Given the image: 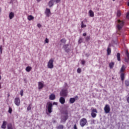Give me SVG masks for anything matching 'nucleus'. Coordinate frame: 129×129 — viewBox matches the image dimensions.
<instances>
[{
	"label": "nucleus",
	"instance_id": "f257e3e1",
	"mask_svg": "<svg viewBox=\"0 0 129 129\" xmlns=\"http://www.w3.org/2000/svg\"><path fill=\"white\" fill-rule=\"evenodd\" d=\"M60 96L62 97H67L68 95V90L67 89H62L59 93Z\"/></svg>",
	"mask_w": 129,
	"mask_h": 129
},
{
	"label": "nucleus",
	"instance_id": "f03ea898",
	"mask_svg": "<svg viewBox=\"0 0 129 129\" xmlns=\"http://www.w3.org/2000/svg\"><path fill=\"white\" fill-rule=\"evenodd\" d=\"M123 25H124V22L123 21L118 20V24L117 25V28L119 31L122 29V27H123Z\"/></svg>",
	"mask_w": 129,
	"mask_h": 129
},
{
	"label": "nucleus",
	"instance_id": "7ed1b4c3",
	"mask_svg": "<svg viewBox=\"0 0 129 129\" xmlns=\"http://www.w3.org/2000/svg\"><path fill=\"white\" fill-rule=\"evenodd\" d=\"M68 119V113H63L61 116L60 122H65Z\"/></svg>",
	"mask_w": 129,
	"mask_h": 129
},
{
	"label": "nucleus",
	"instance_id": "20e7f679",
	"mask_svg": "<svg viewBox=\"0 0 129 129\" xmlns=\"http://www.w3.org/2000/svg\"><path fill=\"white\" fill-rule=\"evenodd\" d=\"M52 107H53V104H52V103L48 102L47 103L46 108L49 113H51V112H52Z\"/></svg>",
	"mask_w": 129,
	"mask_h": 129
},
{
	"label": "nucleus",
	"instance_id": "39448f33",
	"mask_svg": "<svg viewBox=\"0 0 129 129\" xmlns=\"http://www.w3.org/2000/svg\"><path fill=\"white\" fill-rule=\"evenodd\" d=\"M53 62H54V60H53V59H51L49 60V61L47 63L48 68H49L50 69H52V68H54V64L53 63Z\"/></svg>",
	"mask_w": 129,
	"mask_h": 129
},
{
	"label": "nucleus",
	"instance_id": "423d86ee",
	"mask_svg": "<svg viewBox=\"0 0 129 129\" xmlns=\"http://www.w3.org/2000/svg\"><path fill=\"white\" fill-rule=\"evenodd\" d=\"M87 123V119L85 118H82L80 121L81 126L83 127Z\"/></svg>",
	"mask_w": 129,
	"mask_h": 129
},
{
	"label": "nucleus",
	"instance_id": "0eeeda50",
	"mask_svg": "<svg viewBox=\"0 0 129 129\" xmlns=\"http://www.w3.org/2000/svg\"><path fill=\"white\" fill-rule=\"evenodd\" d=\"M104 110L105 113H109V112H110V106H109V105L106 104L104 108Z\"/></svg>",
	"mask_w": 129,
	"mask_h": 129
},
{
	"label": "nucleus",
	"instance_id": "6e6552de",
	"mask_svg": "<svg viewBox=\"0 0 129 129\" xmlns=\"http://www.w3.org/2000/svg\"><path fill=\"white\" fill-rule=\"evenodd\" d=\"M14 103L15 105H17V106H20V105H21V100H20V98H15L14 99Z\"/></svg>",
	"mask_w": 129,
	"mask_h": 129
},
{
	"label": "nucleus",
	"instance_id": "1a4fd4ad",
	"mask_svg": "<svg viewBox=\"0 0 129 129\" xmlns=\"http://www.w3.org/2000/svg\"><path fill=\"white\" fill-rule=\"evenodd\" d=\"M78 99V96H76L75 98H71L70 99V103H74L75 102V100H77Z\"/></svg>",
	"mask_w": 129,
	"mask_h": 129
},
{
	"label": "nucleus",
	"instance_id": "9d476101",
	"mask_svg": "<svg viewBox=\"0 0 129 129\" xmlns=\"http://www.w3.org/2000/svg\"><path fill=\"white\" fill-rule=\"evenodd\" d=\"M55 3V0H50L48 3V6L49 8H52L54 4Z\"/></svg>",
	"mask_w": 129,
	"mask_h": 129
},
{
	"label": "nucleus",
	"instance_id": "9b49d317",
	"mask_svg": "<svg viewBox=\"0 0 129 129\" xmlns=\"http://www.w3.org/2000/svg\"><path fill=\"white\" fill-rule=\"evenodd\" d=\"M44 87V83L39 82H38V89H42Z\"/></svg>",
	"mask_w": 129,
	"mask_h": 129
},
{
	"label": "nucleus",
	"instance_id": "f8f14e48",
	"mask_svg": "<svg viewBox=\"0 0 129 129\" xmlns=\"http://www.w3.org/2000/svg\"><path fill=\"white\" fill-rule=\"evenodd\" d=\"M45 15L46 17H49L50 15H51V11L50 9H46V11H45Z\"/></svg>",
	"mask_w": 129,
	"mask_h": 129
},
{
	"label": "nucleus",
	"instance_id": "ddd939ff",
	"mask_svg": "<svg viewBox=\"0 0 129 129\" xmlns=\"http://www.w3.org/2000/svg\"><path fill=\"white\" fill-rule=\"evenodd\" d=\"M59 102L61 104H64V103H65V98H64V97H61L59 98Z\"/></svg>",
	"mask_w": 129,
	"mask_h": 129
},
{
	"label": "nucleus",
	"instance_id": "4468645a",
	"mask_svg": "<svg viewBox=\"0 0 129 129\" xmlns=\"http://www.w3.org/2000/svg\"><path fill=\"white\" fill-rule=\"evenodd\" d=\"M15 17V13H14L13 12H11L9 14V18L10 20H12V19H13Z\"/></svg>",
	"mask_w": 129,
	"mask_h": 129
},
{
	"label": "nucleus",
	"instance_id": "2eb2a0df",
	"mask_svg": "<svg viewBox=\"0 0 129 129\" xmlns=\"http://www.w3.org/2000/svg\"><path fill=\"white\" fill-rule=\"evenodd\" d=\"M55 98H56V96H55V95L54 94H51L49 96V99L50 100H54V99H55Z\"/></svg>",
	"mask_w": 129,
	"mask_h": 129
},
{
	"label": "nucleus",
	"instance_id": "dca6fc26",
	"mask_svg": "<svg viewBox=\"0 0 129 129\" xmlns=\"http://www.w3.org/2000/svg\"><path fill=\"white\" fill-rule=\"evenodd\" d=\"M126 56L127 57V58H125L124 61L126 63H128V61H129V53H128V52L127 51H126Z\"/></svg>",
	"mask_w": 129,
	"mask_h": 129
},
{
	"label": "nucleus",
	"instance_id": "f3484780",
	"mask_svg": "<svg viewBox=\"0 0 129 129\" xmlns=\"http://www.w3.org/2000/svg\"><path fill=\"white\" fill-rule=\"evenodd\" d=\"M7 127V121H4L2 125L1 126V128H6Z\"/></svg>",
	"mask_w": 129,
	"mask_h": 129
},
{
	"label": "nucleus",
	"instance_id": "a211bd4d",
	"mask_svg": "<svg viewBox=\"0 0 129 129\" xmlns=\"http://www.w3.org/2000/svg\"><path fill=\"white\" fill-rule=\"evenodd\" d=\"M89 14L90 17H91L92 18L94 17V13H93V11H92V10H90L89 11Z\"/></svg>",
	"mask_w": 129,
	"mask_h": 129
},
{
	"label": "nucleus",
	"instance_id": "6ab92c4d",
	"mask_svg": "<svg viewBox=\"0 0 129 129\" xmlns=\"http://www.w3.org/2000/svg\"><path fill=\"white\" fill-rule=\"evenodd\" d=\"M25 70L26 72H30L32 70V67L30 66L27 67Z\"/></svg>",
	"mask_w": 129,
	"mask_h": 129
},
{
	"label": "nucleus",
	"instance_id": "aec40b11",
	"mask_svg": "<svg viewBox=\"0 0 129 129\" xmlns=\"http://www.w3.org/2000/svg\"><path fill=\"white\" fill-rule=\"evenodd\" d=\"M81 27L82 29H83V28H86L87 26L86 24H84V21L81 22Z\"/></svg>",
	"mask_w": 129,
	"mask_h": 129
},
{
	"label": "nucleus",
	"instance_id": "412c9836",
	"mask_svg": "<svg viewBox=\"0 0 129 129\" xmlns=\"http://www.w3.org/2000/svg\"><path fill=\"white\" fill-rule=\"evenodd\" d=\"M27 19L28 21H32V20H34V17L32 15H29L28 16Z\"/></svg>",
	"mask_w": 129,
	"mask_h": 129
},
{
	"label": "nucleus",
	"instance_id": "4be33fe9",
	"mask_svg": "<svg viewBox=\"0 0 129 129\" xmlns=\"http://www.w3.org/2000/svg\"><path fill=\"white\" fill-rule=\"evenodd\" d=\"M125 70V66L124 65H122V67L120 69V72H123Z\"/></svg>",
	"mask_w": 129,
	"mask_h": 129
},
{
	"label": "nucleus",
	"instance_id": "5701e85b",
	"mask_svg": "<svg viewBox=\"0 0 129 129\" xmlns=\"http://www.w3.org/2000/svg\"><path fill=\"white\" fill-rule=\"evenodd\" d=\"M107 54L109 55L111 53V49L110 47H108L107 49Z\"/></svg>",
	"mask_w": 129,
	"mask_h": 129
},
{
	"label": "nucleus",
	"instance_id": "b1692460",
	"mask_svg": "<svg viewBox=\"0 0 129 129\" xmlns=\"http://www.w3.org/2000/svg\"><path fill=\"white\" fill-rule=\"evenodd\" d=\"M7 128L8 129H13V125L11 123L8 124V126H7Z\"/></svg>",
	"mask_w": 129,
	"mask_h": 129
},
{
	"label": "nucleus",
	"instance_id": "393cba45",
	"mask_svg": "<svg viewBox=\"0 0 129 129\" xmlns=\"http://www.w3.org/2000/svg\"><path fill=\"white\" fill-rule=\"evenodd\" d=\"M120 77L122 81H123L124 80V74L121 73L120 75Z\"/></svg>",
	"mask_w": 129,
	"mask_h": 129
},
{
	"label": "nucleus",
	"instance_id": "a878e982",
	"mask_svg": "<svg viewBox=\"0 0 129 129\" xmlns=\"http://www.w3.org/2000/svg\"><path fill=\"white\" fill-rule=\"evenodd\" d=\"M117 58L118 61H120V53H117Z\"/></svg>",
	"mask_w": 129,
	"mask_h": 129
},
{
	"label": "nucleus",
	"instance_id": "bb28decb",
	"mask_svg": "<svg viewBox=\"0 0 129 129\" xmlns=\"http://www.w3.org/2000/svg\"><path fill=\"white\" fill-rule=\"evenodd\" d=\"M57 129H63L64 128V126L63 125H59L56 127Z\"/></svg>",
	"mask_w": 129,
	"mask_h": 129
},
{
	"label": "nucleus",
	"instance_id": "cd10ccee",
	"mask_svg": "<svg viewBox=\"0 0 129 129\" xmlns=\"http://www.w3.org/2000/svg\"><path fill=\"white\" fill-rule=\"evenodd\" d=\"M113 66H114V62H111L109 63L110 68L111 69L113 68Z\"/></svg>",
	"mask_w": 129,
	"mask_h": 129
},
{
	"label": "nucleus",
	"instance_id": "c85d7f7f",
	"mask_svg": "<svg viewBox=\"0 0 129 129\" xmlns=\"http://www.w3.org/2000/svg\"><path fill=\"white\" fill-rule=\"evenodd\" d=\"M96 115H97L96 113L94 112L91 113V116L92 117H93V118H94L95 117H96Z\"/></svg>",
	"mask_w": 129,
	"mask_h": 129
},
{
	"label": "nucleus",
	"instance_id": "c756f323",
	"mask_svg": "<svg viewBox=\"0 0 129 129\" xmlns=\"http://www.w3.org/2000/svg\"><path fill=\"white\" fill-rule=\"evenodd\" d=\"M66 39H65V38H63V39H62L61 40H60V42H61V43H62L63 44H65V43H66Z\"/></svg>",
	"mask_w": 129,
	"mask_h": 129
},
{
	"label": "nucleus",
	"instance_id": "7c9ffc66",
	"mask_svg": "<svg viewBox=\"0 0 129 129\" xmlns=\"http://www.w3.org/2000/svg\"><path fill=\"white\" fill-rule=\"evenodd\" d=\"M92 112H95L96 113H97V110L94 108H92Z\"/></svg>",
	"mask_w": 129,
	"mask_h": 129
},
{
	"label": "nucleus",
	"instance_id": "2f4dec72",
	"mask_svg": "<svg viewBox=\"0 0 129 129\" xmlns=\"http://www.w3.org/2000/svg\"><path fill=\"white\" fill-rule=\"evenodd\" d=\"M121 15V13L120 12V11H118L117 12V17H120Z\"/></svg>",
	"mask_w": 129,
	"mask_h": 129
},
{
	"label": "nucleus",
	"instance_id": "473e14b6",
	"mask_svg": "<svg viewBox=\"0 0 129 129\" xmlns=\"http://www.w3.org/2000/svg\"><path fill=\"white\" fill-rule=\"evenodd\" d=\"M12 112H13V109L12 108V107H10L9 109L8 112L9 113H12Z\"/></svg>",
	"mask_w": 129,
	"mask_h": 129
},
{
	"label": "nucleus",
	"instance_id": "72a5a7b5",
	"mask_svg": "<svg viewBox=\"0 0 129 129\" xmlns=\"http://www.w3.org/2000/svg\"><path fill=\"white\" fill-rule=\"evenodd\" d=\"M82 42H83V40L82 39V38H80L78 43L79 44H81V43H82Z\"/></svg>",
	"mask_w": 129,
	"mask_h": 129
},
{
	"label": "nucleus",
	"instance_id": "f704fd0d",
	"mask_svg": "<svg viewBox=\"0 0 129 129\" xmlns=\"http://www.w3.org/2000/svg\"><path fill=\"white\" fill-rule=\"evenodd\" d=\"M125 84L126 86H129V81H127V80L125 81Z\"/></svg>",
	"mask_w": 129,
	"mask_h": 129
},
{
	"label": "nucleus",
	"instance_id": "c9c22d12",
	"mask_svg": "<svg viewBox=\"0 0 129 129\" xmlns=\"http://www.w3.org/2000/svg\"><path fill=\"white\" fill-rule=\"evenodd\" d=\"M20 95H21V96H23V95H24V91H23V90H21L20 91Z\"/></svg>",
	"mask_w": 129,
	"mask_h": 129
},
{
	"label": "nucleus",
	"instance_id": "e433bc0d",
	"mask_svg": "<svg viewBox=\"0 0 129 129\" xmlns=\"http://www.w3.org/2000/svg\"><path fill=\"white\" fill-rule=\"evenodd\" d=\"M77 73H81V69L78 68L77 70Z\"/></svg>",
	"mask_w": 129,
	"mask_h": 129
},
{
	"label": "nucleus",
	"instance_id": "4c0bfd02",
	"mask_svg": "<svg viewBox=\"0 0 129 129\" xmlns=\"http://www.w3.org/2000/svg\"><path fill=\"white\" fill-rule=\"evenodd\" d=\"M45 43H46L47 44H48L49 43V39L48 38H46L45 40Z\"/></svg>",
	"mask_w": 129,
	"mask_h": 129
},
{
	"label": "nucleus",
	"instance_id": "58836bf2",
	"mask_svg": "<svg viewBox=\"0 0 129 129\" xmlns=\"http://www.w3.org/2000/svg\"><path fill=\"white\" fill-rule=\"evenodd\" d=\"M0 52H1V54H2V53H3V47L2 46V45L0 46Z\"/></svg>",
	"mask_w": 129,
	"mask_h": 129
},
{
	"label": "nucleus",
	"instance_id": "ea45409f",
	"mask_svg": "<svg viewBox=\"0 0 129 129\" xmlns=\"http://www.w3.org/2000/svg\"><path fill=\"white\" fill-rule=\"evenodd\" d=\"M55 4H59L60 2H61V0H55Z\"/></svg>",
	"mask_w": 129,
	"mask_h": 129
},
{
	"label": "nucleus",
	"instance_id": "a19ab883",
	"mask_svg": "<svg viewBox=\"0 0 129 129\" xmlns=\"http://www.w3.org/2000/svg\"><path fill=\"white\" fill-rule=\"evenodd\" d=\"M27 110H31V104H30L29 106L27 107Z\"/></svg>",
	"mask_w": 129,
	"mask_h": 129
},
{
	"label": "nucleus",
	"instance_id": "79ce46f5",
	"mask_svg": "<svg viewBox=\"0 0 129 129\" xmlns=\"http://www.w3.org/2000/svg\"><path fill=\"white\" fill-rule=\"evenodd\" d=\"M90 39V37H89V36H87V37H86V41H89Z\"/></svg>",
	"mask_w": 129,
	"mask_h": 129
},
{
	"label": "nucleus",
	"instance_id": "37998d69",
	"mask_svg": "<svg viewBox=\"0 0 129 129\" xmlns=\"http://www.w3.org/2000/svg\"><path fill=\"white\" fill-rule=\"evenodd\" d=\"M81 63H82V65H84V64H85V60H82L81 61Z\"/></svg>",
	"mask_w": 129,
	"mask_h": 129
},
{
	"label": "nucleus",
	"instance_id": "c03bdc74",
	"mask_svg": "<svg viewBox=\"0 0 129 129\" xmlns=\"http://www.w3.org/2000/svg\"><path fill=\"white\" fill-rule=\"evenodd\" d=\"M67 47H68V44L63 45L64 49H66V48H67Z\"/></svg>",
	"mask_w": 129,
	"mask_h": 129
},
{
	"label": "nucleus",
	"instance_id": "a18cd8bd",
	"mask_svg": "<svg viewBox=\"0 0 129 129\" xmlns=\"http://www.w3.org/2000/svg\"><path fill=\"white\" fill-rule=\"evenodd\" d=\"M37 27H38V28H41V27H42V25H41L40 24H37Z\"/></svg>",
	"mask_w": 129,
	"mask_h": 129
},
{
	"label": "nucleus",
	"instance_id": "49530a36",
	"mask_svg": "<svg viewBox=\"0 0 129 129\" xmlns=\"http://www.w3.org/2000/svg\"><path fill=\"white\" fill-rule=\"evenodd\" d=\"M74 129H78V128H77V126L76 125V124H75L74 125Z\"/></svg>",
	"mask_w": 129,
	"mask_h": 129
},
{
	"label": "nucleus",
	"instance_id": "de8ad7c7",
	"mask_svg": "<svg viewBox=\"0 0 129 129\" xmlns=\"http://www.w3.org/2000/svg\"><path fill=\"white\" fill-rule=\"evenodd\" d=\"M126 100H127V102L128 103H129V96L127 97V99H126Z\"/></svg>",
	"mask_w": 129,
	"mask_h": 129
},
{
	"label": "nucleus",
	"instance_id": "09e8293b",
	"mask_svg": "<svg viewBox=\"0 0 129 129\" xmlns=\"http://www.w3.org/2000/svg\"><path fill=\"white\" fill-rule=\"evenodd\" d=\"M126 18H127V19H129V13H127V14L126 15Z\"/></svg>",
	"mask_w": 129,
	"mask_h": 129
},
{
	"label": "nucleus",
	"instance_id": "8fccbe9b",
	"mask_svg": "<svg viewBox=\"0 0 129 129\" xmlns=\"http://www.w3.org/2000/svg\"><path fill=\"white\" fill-rule=\"evenodd\" d=\"M57 102H53V105H57Z\"/></svg>",
	"mask_w": 129,
	"mask_h": 129
},
{
	"label": "nucleus",
	"instance_id": "3c124183",
	"mask_svg": "<svg viewBox=\"0 0 129 129\" xmlns=\"http://www.w3.org/2000/svg\"><path fill=\"white\" fill-rule=\"evenodd\" d=\"M86 33H83V36H84V37H85L86 36Z\"/></svg>",
	"mask_w": 129,
	"mask_h": 129
},
{
	"label": "nucleus",
	"instance_id": "603ef678",
	"mask_svg": "<svg viewBox=\"0 0 129 129\" xmlns=\"http://www.w3.org/2000/svg\"><path fill=\"white\" fill-rule=\"evenodd\" d=\"M2 13V8H0V14Z\"/></svg>",
	"mask_w": 129,
	"mask_h": 129
},
{
	"label": "nucleus",
	"instance_id": "864d4df0",
	"mask_svg": "<svg viewBox=\"0 0 129 129\" xmlns=\"http://www.w3.org/2000/svg\"><path fill=\"white\" fill-rule=\"evenodd\" d=\"M2 88V85L1 84V83H0V89H1Z\"/></svg>",
	"mask_w": 129,
	"mask_h": 129
},
{
	"label": "nucleus",
	"instance_id": "5fc2aeb1",
	"mask_svg": "<svg viewBox=\"0 0 129 129\" xmlns=\"http://www.w3.org/2000/svg\"><path fill=\"white\" fill-rule=\"evenodd\" d=\"M64 85H65V86H67L68 85H67V84L66 83H64Z\"/></svg>",
	"mask_w": 129,
	"mask_h": 129
},
{
	"label": "nucleus",
	"instance_id": "6e6d98bb",
	"mask_svg": "<svg viewBox=\"0 0 129 129\" xmlns=\"http://www.w3.org/2000/svg\"><path fill=\"white\" fill-rule=\"evenodd\" d=\"M1 79H2V76H0V80H1Z\"/></svg>",
	"mask_w": 129,
	"mask_h": 129
},
{
	"label": "nucleus",
	"instance_id": "4d7b16f0",
	"mask_svg": "<svg viewBox=\"0 0 129 129\" xmlns=\"http://www.w3.org/2000/svg\"><path fill=\"white\" fill-rule=\"evenodd\" d=\"M127 6L129 7V2L127 3Z\"/></svg>",
	"mask_w": 129,
	"mask_h": 129
},
{
	"label": "nucleus",
	"instance_id": "13d9d810",
	"mask_svg": "<svg viewBox=\"0 0 129 129\" xmlns=\"http://www.w3.org/2000/svg\"><path fill=\"white\" fill-rule=\"evenodd\" d=\"M113 1V2H114L115 0H112Z\"/></svg>",
	"mask_w": 129,
	"mask_h": 129
},
{
	"label": "nucleus",
	"instance_id": "bf43d9fd",
	"mask_svg": "<svg viewBox=\"0 0 129 129\" xmlns=\"http://www.w3.org/2000/svg\"><path fill=\"white\" fill-rule=\"evenodd\" d=\"M88 56H89V55H88L87 56L88 57Z\"/></svg>",
	"mask_w": 129,
	"mask_h": 129
}]
</instances>
